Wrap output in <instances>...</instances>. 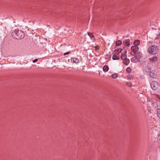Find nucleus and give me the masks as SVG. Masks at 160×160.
Segmentation results:
<instances>
[{
  "instance_id": "f257e3e1",
  "label": "nucleus",
  "mask_w": 160,
  "mask_h": 160,
  "mask_svg": "<svg viewBox=\"0 0 160 160\" xmlns=\"http://www.w3.org/2000/svg\"><path fill=\"white\" fill-rule=\"evenodd\" d=\"M12 37L16 39H22L24 37V32L21 30L16 29L14 32H12Z\"/></svg>"
},
{
  "instance_id": "f03ea898",
  "label": "nucleus",
  "mask_w": 160,
  "mask_h": 160,
  "mask_svg": "<svg viewBox=\"0 0 160 160\" xmlns=\"http://www.w3.org/2000/svg\"><path fill=\"white\" fill-rule=\"evenodd\" d=\"M158 46L156 45H152L148 49V52L151 54H155L158 52Z\"/></svg>"
},
{
  "instance_id": "7ed1b4c3",
  "label": "nucleus",
  "mask_w": 160,
  "mask_h": 160,
  "mask_svg": "<svg viewBox=\"0 0 160 160\" xmlns=\"http://www.w3.org/2000/svg\"><path fill=\"white\" fill-rule=\"evenodd\" d=\"M151 86L153 90H155L158 86L157 82L155 81H153L151 83Z\"/></svg>"
},
{
  "instance_id": "20e7f679",
  "label": "nucleus",
  "mask_w": 160,
  "mask_h": 160,
  "mask_svg": "<svg viewBox=\"0 0 160 160\" xmlns=\"http://www.w3.org/2000/svg\"><path fill=\"white\" fill-rule=\"evenodd\" d=\"M131 50L135 53L138 52L139 48L137 46H132L131 48Z\"/></svg>"
},
{
  "instance_id": "39448f33",
  "label": "nucleus",
  "mask_w": 160,
  "mask_h": 160,
  "mask_svg": "<svg viewBox=\"0 0 160 160\" xmlns=\"http://www.w3.org/2000/svg\"><path fill=\"white\" fill-rule=\"evenodd\" d=\"M158 58L156 56H153L149 58V60L151 62H155L158 61Z\"/></svg>"
},
{
  "instance_id": "423d86ee",
  "label": "nucleus",
  "mask_w": 160,
  "mask_h": 160,
  "mask_svg": "<svg viewBox=\"0 0 160 160\" xmlns=\"http://www.w3.org/2000/svg\"><path fill=\"white\" fill-rule=\"evenodd\" d=\"M134 54L135 55V56L136 57L137 59V61H139V58L142 55V53L140 52H137L134 53Z\"/></svg>"
},
{
  "instance_id": "0eeeda50",
  "label": "nucleus",
  "mask_w": 160,
  "mask_h": 160,
  "mask_svg": "<svg viewBox=\"0 0 160 160\" xmlns=\"http://www.w3.org/2000/svg\"><path fill=\"white\" fill-rule=\"evenodd\" d=\"M152 98L156 99L157 100H160V95L158 94H152Z\"/></svg>"
},
{
  "instance_id": "6e6552de",
  "label": "nucleus",
  "mask_w": 160,
  "mask_h": 160,
  "mask_svg": "<svg viewBox=\"0 0 160 160\" xmlns=\"http://www.w3.org/2000/svg\"><path fill=\"white\" fill-rule=\"evenodd\" d=\"M130 41L129 39H127L123 41V44L125 46L129 47L130 45Z\"/></svg>"
},
{
  "instance_id": "1a4fd4ad",
  "label": "nucleus",
  "mask_w": 160,
  "mask_h": 160,
  "mask_svg": "<svg viewBox=\"0 0 160 160\" xmlns=\"http://www.w3.org/2000/svg\"><path fill=\"white\" fill-rule=\"evenodd\" d=\"M155 71H152L150 72V76L151 78H154L156 77V74Z\"/></svg>"
},
{
  "instance_id": "9d476101",
  "label": "nucleus",
  "mask_w": 160,
  "mask_h": 160,
  "mask_svg": "<svg viewBox=\"0 0 160 160\" xmlns=\"http://www.w3.org/2000/svg\"><path fill=\"white\" fill-rule=\"evenodd\" d=\"M87 34L90 37L91 39L92 40H93V41L94 42V41L95 40V38H94V36L90 32H88Z\"/></svg>"
},
{
  "instance_id": "9b49d317",
  "label": "nucleus",
  "mask_w": 160,
  "mask_h": 160,
  "mask_svg": "<svg viewBox=\"0 0 160 160\" xmlns=\"http://www.w3.org/2000/svg\"><path fill=\"white\" fill-rule=\"evenodd\" d=\"M122 50V49L121 48H119L118 49L116 50L113 52V54H117L118 55L119 53L121 52Z\"/></svg>"
},
{
  "instance_id": "f8f14e48",
  "label": "nucleus",
  "mask_w": 160,
  "mask_h": 160,
  "mask_svg": "<svg viewBox=\"0 0 160 160\" xmlns=\"http://www.w3.org/2000/svg\"><path fill=\"white\" fill-rule=\"evenodd\" d=\"M119 58V57L117 55H115V54H113L112 57V58L114 60H118Z\"/></svg>"
},
{
  "instance_id": "ddd939ff",
  "label": "nucleus",
  "mask_w": 160,
  "mask_h": 160,
  "mask_svg": "<svg viewBox=\"0 0 160 160\" xmlns=\"http://www.w3.org/2000/svg\"><path fill=\"white\" fill-rule=\"evenodd\" d=\"M123 62L125 64L128 65L129 63L130 60L129 59L126 58L124 60Z\"/></svg>"
},
{
  "instance_id": "4468645a",
  "label": "nucleus",
  "mask_w": 160,
  "mask_h": 160,
  "mask_svg": "<svg viewBox=\"0 0 160 160\" xmlns=\"http://www.w3.org/2000/svg\"><path fill=\"white\" fill-rule=\"evenodd\" d=\"M103 70L105 72H107L109 69V68L107 65H104L103 68Z\"/></svg>"
},
{
  "instance_id": "2eb2a0df",
  "label": "nucleus",
  "mask_w": 160,
  "mask_h": 160,
  "mask_svg": "<svg viewBox=\"0 0 160 160\" xmlns=\"http://www.w3.org/2000/svg\"><path fill=\"white\" fill-rule=\"evenodd\" d=\"M140 41L138 40H135L134 42V44L135 46H137L140 44Z\"/></svg>"
},
{
  "instance_id": "dca6fc26",
  "label": "nucleus",
  "mask_w": 160,
  "mask_h": 160,
  "mask_svg": "<svg viewBox=\"0 0 160 160\" xmlns=\"http://www.w3.org/2000/svg\"><path fill=\"white\" fill-rule=\"evenodd\" d=\"M127 55H125V53H122L121 57V58L122 60H124L127 58Z\"/></svg>"
},
{
  "instance_id": "f3484780",
  "label": "nucleus",
  "mask_w": 160,
  "mask_h": 160,
  "mask_svg": "<svg viewBox=\"0 0 160 160\" xmlns=\"http://www.w3.org/2000/svg\"><path fill=\"white\" fill-rule=\"evenodd\" d=\"M71 60H72L73 62L75 63H78L79 62V60L77 58H72V59Z\"/></svg>"
},
{
  "instance_id": "a211bd4d",
  "label": "nucleus",
  "mask_w": 160,
  "mask_h": 160,
  "mask_svg": "<svg viewBox=\"0 0 160 160\" xmlns=\"http://www.w3.org/2000/svg\"><path fill=\"white\" fill-rule=\"evenodd\" d=\"M137 59L135 56L132 58L131 59V61L132 62H137Z\"/></svg>"
},
{
  "instance_id": "6ab92c4d",
  "label": "nucleus",
  "mask_w": 160,
  "mask_h": 160,
  "mask_svg": "<svg viewBox=\"0 0 160 160\" xmlns=\"http://www.w3.org/2000/svg\"><path fill=\"white\" fill-rule=\"evenodd\" d=\"M112 77L114 79L117 78L118 77V75L117 73H114L112 75Z\"/></svg>"
},
{
  "instance_id": "aec40b11",
  "label": "nucleus",
  "mask_w": 160,
  "mask_h": 160,
  "mask_svg": "<svg viewBox=\"0 0 160 160\" xmlns=\"http://www.w3.org/2000/svg\"><path fill=\"white\" fill-rule=\"evenodd\" d=\"M122 43V41L120 40H118L116 43V44L117 46H120Z\"/></svg>"
},
{
  "instance_id": "412c9836",
  "label": "nucleus",
  "mask_w": 160,
  "mask_h": 160,
  "mask_svg": "<svg viewBox=\"0 0 160 160\" xmlns=\"http://www.w3.org/2000/svg\"><path fill=\"white\" fill-rule=\"evenodd\" d=\"M157 114L158 117L160 118V109H158L157 110Z\"/></svg>"
},
{
  "instance_id": "4be33fe9",
  "label": "nucleus",
  "mask_w": 160,
  "mask_h": 160,
  "mask_svg": "<svg viewBox=\"0 0 160 160\" xmlns=\"http://www.w3.org/2000/svg\"><path fill=\"white\" fill-rule=\"evenodd\" d=\"M126 72H127L128 73L131 72V69L129 67L128 68L126 69Z\"/></svg>"
},
{
  "instance_id": "5701e85b",
  "label": "nucleus",
  "mask_w": 160,
  "mask_h": 160,
  "mask_svg": "<svg viewBox=\"0 0 160 160\" xmlns=\"http://www.w3.org/2000/svg\"><path fill=\"white\" fill-rule=\"evenodd\" d=\"M94 48L95 49V50H97L99 49V48H98V46H96L95 47H94Z\"/></svg>"
},
{
  "instance_id": "b1692460",
  "label": "nucleus",
  "mask_w": 160,
  "mask_h": 160,
  "mask_svg": "<svg viewBox=\"0 0 160 160\" xmlns=\"http://www.w3.org/2000/svg\"><path fill=\"white\" fill-rule=\"evenodd\" d=\"M128 85L129 87H131L132 85V83L131 82H129L128 83Z\"/></svg>"
},
{
  "instance_id": "393cba45",
  "label": "nucleus",
  "mask_w": 160,
  "mask_h": 160,
  "mask_svg": "<svg viewBox=\"0 0 160 160\" xmlns=\"http://www.w3.org/2000/svg\"><path fill=\"white\" fill-rule=\"evenodd\" d=\"M37 61H38V59H36L33 61V63H35V62H36Z\"/></svg>"
},
{
  "instance_id": "a878e982",
  "label": "nucleus",
  "mask_w": 160,
  "mask_h": 160,
  "mask_svg": "<svg viewBox=\"0 0 160 160\" xmlns=\"http://www.w3.org/2000/svg\"><path fill=\"white\" fill-rule=\"evenodd\" d=\"M69 53V52H67L65 53L64 54V55H67V54H68Z\"/></svg>"
},
{
  "instance_id": "bb28decb",
  "label": "nucleus",
  "mask_w": 160,
  "mask_h": 160,
  "mask_svg": "<svg viewBox=\"0 0 160 160\" xmlns=\"http://www.w3.org/2000/svg\"><path fill=\"white\" fill-rule=\"evenodd\" d=\"M127 53V51L126 50H125L124 51V53H125V55H126V53Z\"/></svg>"
},
{
  "instance_id": "cd10ccee",
  "label": "nucleus",
  "mask_w": 160,
  "mask_h": 160,
  "mask_svg": "<svg viewBox=\"0 0 160 160\" xmlns=\"http://www.w3.org/2000/svg\"><path fill=\"white\" fill-rule=\"evenodd\" d=\"M131 54L132 55H134V54H132V53H131Z\"/></svg>"
},
{
  "instance_id": "c85d7f7f",
  "label": "nucleus",
  "mask_w": 160,
  "mask_h": 160,
  "mask_svg": "<svg viewBox=\"0 0 160 160\" xmlns=\"http://www.w3.org/2000/svg\"><path fill=\"white\" fill-rule=\"evenodd\" d=\"M149 70L148 69V71H147V72H149Z\"/></svg>"
}]
</instances>
